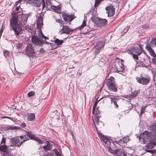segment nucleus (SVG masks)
Instances as JSON below:
<instances>
[{
    "mask_svg": "<svg viewBox=\"0 0 156 156\" xmlns=\"http://www.w3.org/2000/svg\"><path fill=\"white\" fill-rule=\"evenodd\" d=\"M31 15L29 12L28 14L22 15L20 20L16 15L12 16L10 20V30H14L15 34L16 36L22 33L21 26L25 25L27 23L28 17Z\"/></svg>",
    "mask_w": 156,
    "mask_h": 156,
    "instance_id": "1",
    "label": "nucleus"
},
{
    "mask_svg": "<svg viewBox=\"0 0 156 156\" xmlns=\"http://www.w3.org/2000/svg\"><path fill=\"white\" fill-rule=\"evenodd\" d=\"M43 16L41 13H40L39 15V17L37 21H43Z\"/></svg>",
    "mask_w": 156,
    "mask_h": 156,
    "instance_id": "36",
    "label": "nucleus"
},
{
    "mask_svg": "<svg viewBox=\"0 0 156 156\" xmlns=\"http://www.w3.org/2000/svg\"><path fill=\"white\" fill-rule=\"evenodd\" d=\"M136 79L138 83L143 85L149 84L151 80L150 76H143L142 75H140L139 77H136Z\"/></svg>",
    "mask_w": 156,
    "mask_h": 156,
    "instance_id": "5",
    "label": "nucleus"
},
{
    "mask_svg": "<svg viewBox=\"0 0 156 156\" xmlns=\"http://www.w3.org/2000/svg\"><path fill=\"white\" fill-rule=\"evenodd\" d=\"M0 151L6 153V156H12L9 153L10 150L8 148V147L5 144L0 146Z\"/></svg>",
    "mask_w": 156,
    "mask_h": 156,
    "instance_id": "16",
    "label": "nucleus"
},
{
    "mask_svg": "<svg viewBox=\"0 0 156 156\" xmlns=\"http://www.w3.org/2000/svg\"><path fill=\"white\" fill-rule=\"evenodd\" d=\"M148 45L153 47L156 46V37L152 38L150 43Z\"/></svg>",
    "mask_w": 156,
    "mask_h": 156,
    "instance_id": "26",
    "label": "nucleus"
},
{
    "mask_svg": "<svg viewBox=\"0 0 156 156\" xmlns=\"http://www.w3.org/2000/svg\"><path fill=\"white\" fill-rule=\"evenodd\" d=\"M98 134L100 138L103 140L105 144H107V137L106 136L104 135L101 133L99 132Z\"/></svg>",
    "mask_w": 156,
    "mask_h": 156,
    "instance_id": "22",
    "label": "nucleus"
},
{
    "mask_svg": "<svg viewBox=\"0 0 156 156\" xmlns=\"http://www.w3.org/2000/svg\"><path fill=\"white\" fill-rule=\"evenodd\" d=\"M35 94V92L33 91H31L28 93L27 95L29 97H31L33 96Z\"/></svg>",
    "mask_w": 156,
    "mask_h": 156,
    "instance_id": "38",
    "label": "nucleus"
},
{
    "mask_svg": "<svg viewBox=\"0 0 156 156\" xmlns=\"http://www.w3.org/2000/svg\"><path fill=\"white\" fill-rule=\"evenodd\" d=\"M45 156H54L53 153L48 152L47 153Z\"/></svg>",
    "mask_w": 156,
    "mask_h": 156,
    "instance_id": "47",
    "label": "nucleus"
},
{
    "mask_svg": "<svg viewBox=\"0 0 156 156\" xmlns=\"http://www.w3.org/2000/svg\"><path fill=\"white\" fill-rule=\"evenodd\" d=\"M145 55H144V56H145ZM146 58V57L145 56H144V57L143 56H142V57H140L141 60L142 61H145V59Z\"/></svg>",
    "mask_w": 156,
    "mask_h": 156,
    "instance_id": "52",
    "label": "nucleus"
},
{
    "mask_svg": "<svg viewBox=\"0 0 156 156\" xmlns=\"http://www.w3.org/2000/svg\"><path fill=\"white\" fill-rule=\"evenodd\" d=\"M100 113V112L98 109V108L96 110V115H98Z\"/></svg>",
    "mask_w": 156,
    "mask_h": 156,
    "instance_id": "54",
    "label": "nucleus"
},
{
    "mask_svg": "<svg viewBox=\"0 0 156 156\" xmlns=\"http://www.w3.org/2000/svg\"><path fill=\"white\" fill-rule=\"evenodd\" d=\"M92 9L90 10L89 11H88L86 13V15H87L89 14L91 12Z\"/></svg>",
    "mask_w": 156,
    "mask_h": 156,
    "instance_id": "59",
    "label": "nucleus"
},
{
    "mask_svg": "<svg viewBox=\"0 0 156 156\" xmlns=\"http://www.w3.org/2000/svg\"><path fill=\"white\" fill-rule=\"evenodd\" d=\"M84 19L83 20L82 25L79 27V29H82L86 25V22L85 19H86L87 17L85 16Z\"/></svg>",
    "mask_w": 156,
    "mask_h": 156,
    "instance_id": "32",
    "label": "nucleus"
},
{
    "mask_svg": "<svg viewBox=\"0 0 156 156\" xmlns=\"http://www.w3.org/2000/svg\"><path fill=\"white\" fill-rule=\"evenodd\" d=\"M109 67L112 72H114L113 70V69L115 68V66H114V62H113V63H112L110 65Z\"/></svg>",
    "mask_w": 156,
    "mask_h": 156,
    "instance_id": "35",
    "label": "nucleus"
},
{
    "mask_svg": "<svg viewBox=\"0 0 156 156\" xmlns=\"http://www.w3.org/2000/svg\"><path fill=\"white\" fill-rule=\"evenodd\" d=\"M5 141H6V138L3 137L2 139V141L1 142V144H4V145L5 144Z\"/></svg>",
    "mask_w": 156,
    "mask_h": 156,
    "instance_id": "43",
    "label": "nucleus"
},
{
    "mask_svg": "<svg viewBox=\"0 0 156 156\" xmlns=\"http://www.w3.org/2000/svg\"><path fill=\"white\" fill-rule=\"evenodd\" d=\"M152 63L154 64H156V56L154 57L152 59Z\"/></svg>",
    "mask_w": 156,
    "mask_h": 156,
    "instance_id": "44",
    "label": "nucleus"
},
{
    "mask_svg": "<svg viewBox=\"0 0 156 156\" xmlns=\"http://www.w3.org/2000/svg\"><path fill=\"white\" fill-rule=\"evenodd\" d=\"M108 88L111 91L116 92L118 91L117 87L116 86L115 83L108 85Z\"/></svg>",
    "mask_w": 156,
    "mask_h": 156,
    "instance_id": "18",
    "label": "nucleus"
},
{
    "mask_svg": "<svg viewBox=\"0 0 156 156\" xmlns=\"http://www.w3.org/2000/svg\"><path fill=\"white\" fill-rule=\"evenodd\" d=\"M22 45V44L19 42L16 44V47L17 49H19L21 48Z\"/></svg>",
    "mask_w": 156,
    "mask_h": 156,
    "instance_id": "41",
    "label": "nucleus"
},
{
    "mask_svg": "<svg viewBox=\"0 0 156 156\" xmlns=\"http://www.w3.org/2000/svg\"><path fill=\"white\" fill-rule=\"evenodd\" d=\"M114 140L108 138V145H109V150L112 154H115L118 156H126V154L122 149L115 150V145L114 144Z\"/></svg>",
    "mask_w": 156,
    "mask_h": 156,
    "instance_id": "2",
    "label": "nucleus"
},
{
    "mask_svg": "<svg viewBox=\"0 0 156 156\" xmlns=\"http://www.w3.org/2000/svg\"><path fill=\"white\" fill-rule=\"evenodd\" d=\"M53 151L55 152L56 155L57 156H61L60 155V154L58 152V151L57 149H53Z\"/></svg>",
    "mask_w": 156,
    "mask_h": 156,
    "instance_id": "39",
    "label": "nucleus"
},
{
    "mask_svg": "<svg viewBox=\"0 0 156 156\" xmlns=\"http://www.w3.org/2000/svg\"><path fill=\"white\" fill-rule=\"evenodd\" d=\"M43 25L42 21H37V26L38 29H39V31H40L41 27Z\"/></svg>",
    "mask_w": 156,
    "mask_h": 156,
    "instance_id": "30",
    "label": "nucleus"
},
{
    "mask_svg": "<svg viewBox=\"0 0 156 156\" xmlns=\"http://www.w3.org/2000/svg\"><path fill=\"white\" fill-rule=\"evenodd\" d=\"M21 126L23 128H24L26 126V125L25 123H23L21 124Z\"/></svg>",
    "mask_w": 156,
    "mask_h": 156,
    "instance_id": "56",
    "label": "nucleus"
},
{
    "mask_svg": "<svg viewBox=\"0 0 156 156\" xmlns=\"http://www.w3.org/2000/svg\"><path fill=\"white\" fill-rule=\"evenodd\" d=\"M39 51L40 53L43 54L45 52V51L43 48H41L40 49Z\"/></svg>",
    "mask_w": 156,
    "mask_h": 156,
    "instance_id": "48",
    "label": "nucleus"
},
{
    "mask_svg": "<svg viewBox=\"0 0 156 156\" xmlns=\"http://www.w3.org/2000/svg\"><path fill=\"white\" fill-rule=\"evenodd\" d=\"M146 48L149 52L151 55L153 57L156 56L154 50L152 49L151 47L149 45H147L146 46Z\"/></svg>",
    "mask_w": 156,
    "mask_h": 156,
    "instance_id": "21",
    "label": "nucleus"
},
{
    "mask_svg": "<svg viewBox=\"0 0 156 156\" xmlns=\"http://www.w3.org/2000/svg\"><path fill=\"white\" fill-rule=\"evenodd\" d=\"M62 15L64 20L67 22H71L75 18L74 15H69L64 12H62Z\"/></svg>",
    "mask_w": 156,
    "mask_h": 156,
    "instance_id": "12",
    "label": "nucleus"
},
{
    "mask_svg": "<svg viewBox=\"0 0 156 156\" xmlns=\"http://www.w3.org/2000/svg\"><path fill=\"white\" fill-rule=\"evenodd\" d=\"M25 137V136L23 135L20 136L14 137L11 138L10 142L11 143L10 146L13 147L14 146L20 147L23 142L27 141L28 139L25 140L23 139Z\"/></svg>",
    "mask_w": 156,
    "mask_h": 156,
    "instance_id": "3",
    "label": "nucleus"
},
{
    "mask_svg": "<svg viewBox=\"0 0 156 156\" xmlns=\"http://www.w3.org/2000/svg\"><path fill=\"white\" fill-rule=\"evenodd\" d=\"M32 0H23V1H27L28 2H30H30H31Z\"/></svg>",
    "mask_w": 156,
    "mask_h": 156,
    "instance_id": "63",
    "label": "nucleus"
},
{
    "mask_svg": "<svg viewBox=\"0 0 156 156\" xmlns=\"http://www.w3.org/2000/svg\"><path fill=\"white\" fill-rule=\"evenodd\" d=\"M32 42L35 45L41 46L44 43V41L37 36L33 35L31 37Z\"/></svg>",
    "mask_w": 156,
    "mask_h": 156,
    "instance_id": "8",
    "label": "nucleus"
},
{
    "mask_svg": "<svg viewBox=\"0 0 156 156\" xmlns=\"http://www.w3.org/2000/svg\"><path fill=\"white\" fill-rule=\"evenodd\" d=\"M93 28H92L90 26V25H88V28L87 29V31L88 32L90 31L91 29H93Z\"/></svg>",
    "mask_w": 156,
    "mask_h": 156,
    "instance_id": "55",
    "label": "nucleus"
},
{
    "mask_svg": "<svg viewBox=\"0 0 156 156\" xmlns=\"http://www.w3.org/2000/svg\"><path fill=\"white\" fill-rule=\"evenodd\" d=\"M35 116L34 113H29L27 115V120L30 121L34 120L35 119Z\"/></svg>",
    "mask_w": 156,
    "mask_h": 156,
    "instance_id": "24",
    "label": "nucleus"
},
{
    "mask_svg": "<svg viewBox=\"0 0 156 156\" xmlns=\"http://www.w3.org/2000/svg\"><path fill=\"white\" fill-rule=\"evenodd\" d=\"M91 20L94 23V25L95 26L96 25L98 27L104 26L107 22V20L106 19H101L97 17H92Z\"/></svg>",
    "mask_w": 156,
    "mask_h": 156,
    "instance_id": "6",
    "label": "nucleus"
},
{
    "mask_svg": "<svg viewBox=\"0 0 156 156\" xmlns=\"http://www.w3.org/2000/svg\"><path fill=\"white\" fill-rule=\"evenodd\" d=\"M26 139H28L27 140H29V138L27 137H26V136H25V137H24V138L23 139V140H25Z\"/></svg>",
    "mask_w": 156,
    "mask_h": 156,
    "instance_id": "62",
    "label": "nucleus"
},
{
    "mask_svg": "<svg viewBox=\"0 0 156 156\" xmlns=\"http://www.w3.org/2000/svg\"><path fill=\"white\" fill-rule=\"evenodd\" d=\"M133 54V58L136 60H137L138 58V55H137V54H136L135 53H134V54Z\"/></svg>",
    "mask_w": 156,
    "mask_h": 156,
    "instance_id": "45",
    "label": "nucleus"
},
{
    "mask_svg": "<svg viewBox=\"0 0 156 156\" xmlns=\"http://www.w3.org/2000/svg\"><path fill=\"white\" fill-rule=\"evenodd\" d=\"M40 33H39V36L41 37L44 38L45 39H48L49 38L48 37H46L42 33L41 30H40Z\"/></svg>",
    "mask_w": 156,
    "mask_h": 156,
    "instance_id": "33",
    "label": "nucleus"
},
{
    "mask_svg": "<svg viewBox=\"0 0 156 156\" xmlns=\"http://www.w3.org/2000/svg\"><path fill=\"white\" fill-rule=\"evenodd\" d=\"M128 51L131 52L133 54L134 53L140 55L142 52L143 49L142 45L139 46L138 47H133L128 49Z\"/></svg>",
    "mask_w": 156,
    "mask_h": 156,
    "instance_id": "10",
    "label": "nucleus"
},
{
    "mask_svg": "<svg viewBox=\"0 0 156 156\" xmlns=\"http://www.w3.org/2000/svg\"><path fill=\"white\" fill-rule=\"evenodd\" d=\"M26 53L29 57H33L34 55V53L32 44H28L25 48Z\"/></svg>",
    "mask_w": 156,
    "mask_h": 156,
    "instance_id": "11",
    "label": "nucleus"
},
{
    "mask_svg": "<svg viewBox=\"0 0 156 156\" xmlns=\"http://www.w3.org/2000/svg\"><path fill=\"white\" fill-rule=\"evenodd\" d=\"M33 139V140H35L36 141H37L38 142V140L39 139V138H38V137H36L34 135V138H33V139Z\"/></svg>",
    "mask_w": 156,
    "mask_h": 156,
    "instance_id": "51",
    "label": "nucleus"
},
{
    "mask_svg": "<svg viewBox=\"0 0 156 156\" xmlns=\"http://www.w3.org/2000/svg\"><path fill=\"white\" fill-rule=\"evenodd\" d=\"M152 136V133L148 131H145L141 133L139 137L140 141H142L144 144L148 143Z\"/></svg>",
    "mask_w": 156,
    "mask_h": 156,
    "instance_id": "4",
    "label": "nucleus"
},
{
    "mask_svg": "<svg viewBox=\"0 0 156 156\" xmlns=\"http://www.w3.org/2000/svg\"><path fill=\"white\" fill-rule=\"evenodd\" d=\"M4 54L5 57H8L9 54V52L7 50H5L4 51Z\"/></svg>",
    "mask_w": 156,
    "mask_h": 156,
    "instance_id": "40",
    "label": "nucleus"
},
{
    "mask_svg": "<svg viewBox=\"0 0 156 156\" xmlns=\"http://www.w3.org/2000/svg\"><path fill=\"white\" fill-rule=\"evenodd\" d=\"M41 1L43 2V8H44L45 6V3L44 0H41Z\"/></svg>",
    "mask_w": 156,
    "mask_h": 156,
    "instance_id": "58",
    "label": "nucleus"
},
{
    "mask_svg": "<svg viewBox=\"0 0 156 156\" xmlns=\"http://www.w3.org/2000/svg\"><path fill=\"white\" fill-rule=\"evenodd\" d=\"M98 97L97 98V100H96V101L94 103V104L93 107L92 113V114H94V111L95 110V108L96 107V106H97V104H98V102L99 101H100L101 99H102V98H100L98 100Z\"/></svg>",
    "mask_w": 156,
    "mask_h": 156,
    "instance_id": "27",
    "label": "nucleus"
},
{
    "mask_svg": "<svg viewBox=\"0 0 156 156\" xmlns=\"http://www.w3.org/2000/svg\"><path fill=\"white\" fill-rule=\"evenodd\" d=\"M51 9L54 11H56L58 9V7L57 6L52 5L51 6Z\"/></svg>",
    "mask_w": 156,
    "mask_h": 156,
    "instance_id": "42",
    "label": "nucleus"
},
{
    "mask_svg": "<svg viewBox=\"0 0 156 156\" xmlns=\"http://www.w3.org/2000/svg\"><path fill=\"white\" fill-rule=\"evenodd\" d=\"M74 30H72L70 29L67 26H63L61 30L59 31V33L60 34H69Z\"/></svg>",
    "mask_w": 156,
    "mask_h": 156,
    "instance_id": "13",
    "label": "nucleus"
},
{
    "mask_svg": "<svg viewBox=\"0 0 156 156\" xmlns=\"http://www.w3.org/2000/svg\"><path fill=\"white\" fill-rule=\"evenodd\" d=\"M2 119L7 118V119H10V117H9V116H2Z\"/></svg>",
    "mask_w": 156,
    "mask_h": 156,
    "instance_id": "57",
    "label": "nucleus"
},
{
    "mask_svg": "<svg viewBox=\"0 0 156 156\" xmlns=\"http://www.w3.org/2000/svg\"><path fill=\"white\" fill-rule=\"evenodd\" d=\"M104 44L105 42L103 41H100L97 42L96 45L93 49L95 54L97 55L99 53L101 48L104 46Z\"/></svg>",
    "mask_w": 156,
    "mask_h": 156,
    "instance_id": "9",
    "label": "nucleus"
},
{
    "mask_svg": "<svg viewBox=\"0 0 156 156\" xmlns=\"http://www.w3.org/2000/svg\"><path fill=\"white\" fill-rule=\"evenodd\" d=\"M147 143H148L147 147L149 149H152L156 145V137L152 136L150 142Z\"/></svg>",
    "mask_w": 156,
    "mask_h": 156,
    "instance_id": "14",
    "label": "nucleus"
},
{
    "mask_svg": "<svg viewBox=\"0 0 156 156\" xmlns=\"http://www.w3.org/2000/svg\"><path fill=\"white\" fill-rule=\"evenodd\" d=\"M109 98L111 100V103H113L115 105V107L116 108H118V105L117 104V102L118 101L119 99L117 98L114 97L110 98Z\"/></svg>",
    "mask_w": 156,
    "mask_h": 156,
    "instance_id": "23",
    "label": "nucleus"
},
{
    "mask_svg": "<svg viewBox=\"0 0 156 156\" xmlns=\"http://www.w3.org/2000/svg\"><path fill=\"white\" fill-rule=\"evenodd\" d=\"M129 137L125 136L122 139H120L119 140L114 141V142L119 144L120 146H123L125 143H126L129 141Z\"/></svg>",
    "mask_w": 156,
    "mask_h": 156,
    "instance_id": "15",
    "label": "nucleus"
},
{
    "mask_svg": "<svg viewBox=\"0 0 156 156\" xmlns=\"http://www.w3.org/2000/svg\"><path fill=\"white\" fill-rule=\"evenodd\" d=\"M129 28V27H127L126 29H124L123 30H122V32L123 33H125L127 32V31L128 30Z\"/></svg>",
    "mask_w": 156,
    "mask_h": 156,
    "instance_id": "53",
    "label": "nucleus"
},
{
    "mask_svg": "<svg viewBox=\"0 0 156 156\" xmlns=\"http://www.w3.org/2000/svg\"><path fill=\"white\" fill-rule=\"evenodd\" d=\"M55 42L57 45H61L63 43V41L60 40L58 38H56L55 40Z\"/></svg>",
    "mask_w": 156,
    "mask_h": 156,
    "instance_id": "31",
    "label": "nucleus"
},
{
    "mask_svg": "<svg viewBox=\"0 0 156 156\" xmlns=\"http://www.w3.org/2000/svg\"><path fill=\"white\" fill-rule=\"evenodd\" d=\"M56 21L57 22H58L60 24H62L63 21L61 20L58 19V20H56Z\"/></svg>",
    "mask_w": 156,
    "mask_h": 156,
    "instance_id": "49",
    "label": "nucleus"
},
{
    "mask_svg": "<svg viewBox=\"0 0 156 156\" xmlns=\"http://www.w3.org/2000/svg\"><path fill=\"white\" fill-rule=\"evenodd\" d=\"M30 3H33L34 5L36 6L37 7H39L40 6L41 4V2L40 0H32Z\"/></svg>",
    "mask_w": 156,
    "mask_h": 156,
    "instance_id": "25",
    "label": "nucleus"
},
{
    "mask_svg": "<svg viewBox=\"0 0 156 156\" xmlns=\"http://www.w3.org/2000/svg\"><path fill=\"white\" fill-rule=\"evenodd\" d=\"M26 134L31 139H33L34 137V134L32 132L29 131H25Z\"/></svg>",
    "mask_w": 156,
    "mask_h": 156,
    "instance_id": "29",
    "label": "nucleus"
},
{
    "mask_svg": "<svg viewBox=\"0 0 156 156\" xmlns=\"http://www.w3.org/2000/svg\"><path fill=\"white\" fill-rule=\"evenodd\" d=\"M100 118L99 116V115H96L94 116V120L95 121V122H96V124L94 122V121L93 120V122H94V125L95 127L97 129V127L96 126H98V127H99V125H102V123L101 122H100L99 121V119Z\"/></svg>",
    "mask_w": 156,
    "mask_h": 156,
    "instance_id": "19",
    "label": "nucleus"
},
{
    "mask_svg": "<svg viewBox=\"0 0 156 156\" xmlns=\"http://www.w3.org/2000/svg\"><path fill=\"white\" fill-rule=\"evenodd\" d=\"M20 5L19 6H18V7H17L16 9V11H18L20 9Z\"/></svg>",
    "mask_w": 156,
    "mask_h": 156,
    "instance_id": "61",
    "label": "nucleus"
},
{
    "mask_svg": "<svg viewBox=\"0 0 156 156\" xmlns=\"http://www.w3.org/2000/svg\"><path fill=\"white\" fill-rule=\"evenodd\" d=\"M13 120H12V121H13L15 123H17L19 121L16 119L13 118Z\"/></svg>",
    "mask_w": 156,
    "mask_h": 156,
    "instance_id": "50",
    "label": "nucleus"
},
{
    "mask_svg": "<svg viewBox=\"0 0 156 156\" xmlns=\"http://www.w3.org/2000/svg\"><path fill=\"white\" fill-rule=\"evenodd\" d=\"M22 0H19L18 1L16 2H17V3H20Z\"/></svg>",
    "mask_w": 156,
    "mask_h": 156,
    "instance_id": "64",
    "label": "nucleus"
},
{
    "mask_svg": "<svg viewBox=\"0 0 156 156\" xmlns=\"http://www.w3.org/2000/svg\"><path fill=\"white\" fill-rule=\"evenodd\" d=\"M147 106H143L142 107L141 109V112L140 114V115L141 116L142 115V114L144 113V111H143V110H144L145 108Z\"/></svg>",
    "mask_w": 156,
    "mask_h": 156,
    "instance_id": "37",
    "label": "nucleus"
},
{
    "mask_svg": "<svg viewBox=\"0 0 156 156\" xmlns=\"http://www.w3.org/2000/svg\"><path fill=\"white\" fill-rule=\"evenodd\" d=\"M26 27V29H27V28L28 29L30 30H31V27L30 26H28L27 27Z\"/></svg>",
    "mask_w": 156,
    "mask_h": 156,
    "instance_id": "60",
    "label": "nucleus"
},
{
    "mask_svg": "<svg viewBox=\"0 0 156 156\" xmlns=\"http://www.w3.org/2000/svg\"><path fill=\"white\" fill-rule=\"evenodd\" d=\"M38 142L40 144H43L44 142V140L39 138Z\"/></svg>",
    "mask_w": 156,
    "mask_h": 156,
    "instance_id": "46",
    "label": "nucleus"
},
{
    "mask_svg": "<svg viewBox=\"0 0 156 156\" xmlns=\"http://www.w3.org/2000/svg\"><path fill=\"white\" fill-rule=\"evenodd\" d=\"M115 13L114 8L112 5L108 6V16H112Z\"/></svg>",
    "mask_w": 156,
    "mask_h": 156,
    "instance_id": "17",
    "label": "nucleus"
},
{
    "mask_svg": "<svg viewBox=\"0 0 156 156\" xmlns=\"http://www.w3.org/2000/svg\"><path fill=\"white\" fill-rule=\"evenodd\" d=\"M115 83L114 78L112 76L108 78V85Z\"/></svg>",
    "mask_w": 156,
    "mask_h": 156,
    "instance_id": "28",
    "label": "nucleus"
},
{
    "mask_svg": "<svg viewBox=\"0 0 156 156\" xmlns=\"http://www.w3.org/2000/svg\"><path fill=\"white\" fill-rule=\"evenodd\" d=\"M114 66L115 68L113 69L114 72H119L122 71L123 69V65L122 62L119 60L114 61Z\"/></svg>",
    "mask_w": 156,
    "mask_h": 156,
    "instance_id": "7",
    "label": "nucleus"
},
{
    "mask_svg": "<svg viewBox=\"0 0 156 156\" xmlns=\"http://www.w3.org/2000/svg\"><path fill=\"white\" fill-rule=\"evenodd\" d=\"M52 147V145L48 141L46 142V145L43 147V149L46 151L50 150Z\"/></svg>",
    "mask_w": 156,
    "mask_h": 156,
    "instance_id": "20",
    "label": "nucleus"
},
{
    "mask_svg": "<svg viewBox=\"0 0 156 156\" xmlns=\"http://www.w3.org/2000/svg\"><path fill=\"white\" fill-rule=\"evenodd\" d=\"M138 94V93L137 91H135L131 94L130 97L131 98H133L137 96Z\"/></svg>",
    "mask_w": 156,
    "mask_h": 156,
    "instance_id": "34",
    "label": "nucleus"
}]
</instances>
